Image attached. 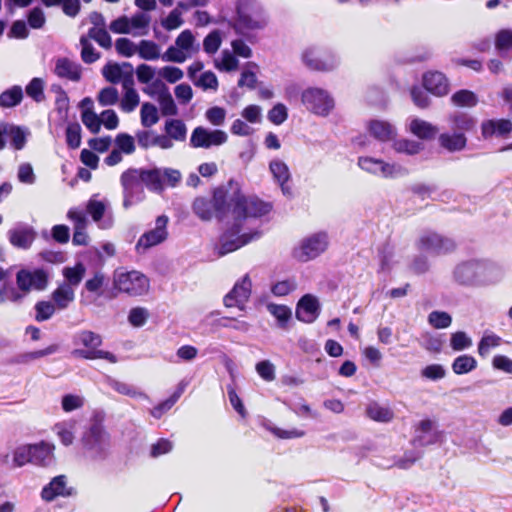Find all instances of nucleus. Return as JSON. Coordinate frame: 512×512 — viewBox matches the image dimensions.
<instances>
[{
	"label": "nucleus",
	"mask_w": 512,
	"mask_h": 512,
	"mask_svg": "<svg viewBox=\"0 0 512 512\" xmlns=\"http://www.w3.org/2000/svg\"><path fill=\"white\" fill-rule=\"evenodd\" d=\"M213 208L217 218L224 219L231 216L234 219V224L221 238L218 254L223 256L261 236V232L258 230L247 232L246 221L248 218L262 217L268 214L272 206L256 197H246L240 184L230 180L226 185L214 190Z\"/></svg>",
	"instance_id": "f257e3e1"
},
{
	"label": "nucleus",
	"mask_w": 512,
	"mask_h": 512,
	"mask_svg": "<svg viewBox=\"0 0 512 512\" xmlns=\"http://www.w3.org/2000/svg\"><path fill=\"white\" fill-rule=\"evenodd\" d=\"M503 271L497 264L486 260H468L458 263L452 271L453 281L464 287H479L496 283Z\"/></svg>",
	"instance_id": "f03ea898"
},
{
	"label": "nucleus",
	"mask_w": 512,
	"mask_h": 512,
	"mask_svg": "<svg viewBox=\"0 0 512 512\" xmlns=\"http://www.w3.org/2000/svg\"><path fill=\"white\" fill-rule=\"evenodd\" d=\"M231 11V16L223 12V18L242 35L261 30L268 23L264 9L257 0H234Z\"/></svg>",
	"instance_id": "7ed1b4c3"
},
{
	"label": "nucleus",
	"mask_w": 512,
	"mask_h": 512,
	"mask_svg": "<svg viewBox=\"0 0 512 512\" xmlns=\"http://www.w3.org/2000/svg\"><path fill=\"white\" fill-rule=\"evenodd\" d=\"M73 343L77 347L72 351L74 357L88 360L105 359L110 363L118 361L113 353L99 349L102 344V337L93 331L81 330L77 332L74 335Z\"/></svg>",
	"instance_id": "20e7f679"
},
{
	"label": "nucleus",
	"mask_w": 512,
	"mask_h": 512,
	"mask_svg": "<svg viewBox=\"0 0 512 512\" xmlns=\"http://www.w3.org/2000/svg\"><path fill=\"white\" fill-rule=\"evenodd\" d=\"M113 286L120 293L141 296L149 291L150 281L146 275L139 271L118 269L113 275Z\"/></svg>",
	"instance_id": "39448f33"
},
{
	"label": "nucleus",
	"mask_w": 512,
	"mask_h": 512,
	"mask_svg": "<svg viewBox=\"0 0 512 512\" xmlns=\"http://www.w3.org/2000/svg\"><path fill=\"white\" fill-rule=\"evenodd\" d=\"M199 51V45L193 33L186 29L182 31L175 39V44L169 46L162 54V60L172 63H184Z\"/></svg>",
	"instance_id": "423d86ee"
},
{
	"label": "nucleus",
	"mask_w": 512,
	"mask_h": 512,
	"mask_svg": "<svg viewBox=\"0 0 512 512\" xmlns=\"http://www.w3.org/2000/svg\"><path fill=\"white\" fill-rule=\"evenodd\" d=\"M301 102L309 112L321 117L328 116L335 107L332 95L318 87L305 89L301 94Z\"/></svg>",
	"instance_id": "0eeeda50"
},
{
	"label": "nucleus",
	"mask_w": 512,
	"mask_h": 512,
	"mask_svg": "<svg viewBox=\"0 0 512 512\" xmlns=\"http://www.w3.org/2000/svg\"><path fill=\"white\" fill-rule=\"evenodd\" d=\"M328 236L320 232L312 234L299 242L292 250V256L299 262H308L322 254L328 247Z\"/></svg>",
	"instance_id": "6e6552de"
},
{
	"label": "nucleus",
	"mask_w": 512,
	"mask_h": 512,
	"mask_svg": "<svg viewBox=\"0 0 512 512\" xmlns=\"http://www.w3.org/2000/svg\"><path fill=\"white\" fill-rule=\"evenodd\" d=\"M416 247L420 252L439 256L454 251L456 244L452 239L441 234L425 231L418 237Z\"/></svg>",
	"instance_id": "1a4fd4ad"
},
{
	"label": "nucleus",
	"mask_w": 512,
	"mask_h": 512,
	"mask_svg": "<svg viewBox=\"0 0 512 512\" xmlns=\"http://www.w3.org/2000/svg\"><path fill=\"white\" fill-rule=\"evenodd\" d=\"M123 187V205L128 208L143 198V176L141 169H128L121 175Z\"/></svg>",
	"instance_id": "9d476101"
},
{
	"label": "nucleus",
	"mask_w": 512,
	"mask_h": 512,
	"mask_svg": "<svg viewBox=\"0 0 512 512\" xmlns=\"http://www.w3.org/2000/svg\"><path fill=\"white\" fill-rule=\"evenodd\" d=\"M16 284L23 294H28L31 291H41L46 289L48 285V274L40 268L20 269L16 274Z\"/></svg>",
	"instance_id": "9b49d317"
},
{
	"label": "nucleus",
	"mask_w": 512,
	"mask_h": 512,
	"mask_svg": "<svg viewBox=\"0 0 512 512\" xmlns=\"http://www.w3.org/2000/svg\"><path fill=\"white\" fill-rule=\"evenodd\" d=\"M228 135L223 130L208 129L203 126L196 127L190 136V145L193 148L210 149L226 143Z\"/></svg>",
	"instance_id": "f8f14e48"
},
{
	"label": "nucleus",
	"mask_w": 512,
	"mask_h": 512,
	"mask_svg": "<svg viewBox=\"0 0 512 512\" xmlns=\"http://www.w3.org/2000/svg\"><path fill=\"white\" fill-rule=\"evenodd\" d=\"M252 292V281L248 274L239 279L223 299L224 305L228 308L236 307L244 311Z\"/></svg>",
	"instance_id": "ddd939ff"
},
{
	"label": "nucleus",
	"mask_w": 512,
	"mask_h": 512,
	"mask_svg": "<svg viewBox=\"0 0 512 512\" xmlns=\"http://www.w3.org/2000/svg\"><path fill=\"white\" fill-rule=\"evenodd\" d=\"M302 59L308 68L316 71H331L339 64L335 55L324 53L315 47L305 49Z\"/></svg>",
	"instance_id": "4468645a"
},
{
	"label": "nucleus",
	"mask_w": 512,
	"mask_h": 512,
	"mask_svg": "<svg viewBox=\"0 0 512 512\" xmlns=\"http://www.w3.org/2000/svg\"><path fill=\"white\" fill-rule=\"evenodd\" d=\"M83 444L93 456H100L110 446L109 435L100 423H95L85 433Z\"/></svg>",
	"instance_id": "2eb2a0df"
},
{
	"label": "nucleus",
	"mask_w": 512,
	"mask_h": 512,
	"mask_svg": "<svg viewBox=\"0 0 512 512\" xmlns=\"http://www.w3.org/2000/svg\"><path fill=\"white\" fill-rule=\"evenodd\" d=\"M168 217L161 215L155 221V227L144 233L136 244L138 251H145L153 246H156L167 239Z\"/></svg>",
	"instance_id": "dca6fc26"
},
{
	"label": "nucleus",
	"mask_w": 512,
	"mask_h": 512,
	"mask_svg": "<svg viewBox=\"0 0 512 512\" xmlns=\"http://www.w3.org/2000/svg\"><path fill=\"white\" fill-rule=\"evenodd\" d=\"M358 166L367 173L383 178H393L400 172L398 165L368 156L359 157Z\"/></svg>",
	"instance_id": "f3484780"
},
{
	"label": "nucleus",
	"mask_w": 512,
	"mask_h": 512,
	"mask_svg": "<svg viewBox=\"0 0 512 512\" xmlns=\"http://www.w3.org/2000/svg\"><path fill=\"white\" fill-rule=\"evenodd\" d=\"M109 209V202L91 198L86 204V211L97 223L100 229H109L113 225V215Z\"/></svg>",
	"instance_id": "a211bd4d"
},
{
	"label": "nucleus",
	"mask_w": 512,
	"mask_h": 512,
	"mask_svg": "<svg viewBox=\"0 0 512 512\" xmlns=\"http://www.w3.org/2000/svg\"><path fill=\"white\" fill-rule=\"evenodd\" d=\"M414 432L413 442L418 446L433 445L441 435V432L436 430V422L429 418L420 420L415 425Z\"/></svg>",
	"instance_id": "6ab92c4d"
},
{
	"label": "nucleus",
	"mask_w": 512,
	"mask_h": 512,
	"mask_svg": "<svg viewBox=\"0 0 512 512\" xmlns=\"http://www.w3.org/2000/svg\"><path fill=\"white\" fill-rule=\"evenodd\" d=\"M320 313L318 298L312 294H305L300 298L296 307V317L304 323L314 322Z\"/></svg>",
	"instance_id": "aec40b11"
},
{
	"label": "nucleus",
	"mask_w": 512,
	"mask_h": 512,
	"mask_svg": "<svg viewBox=\"0 0 512 512\" xmlns=\"http://www.w3.org/2000/svg\"><path fill=\"white\" fill-rule=\"evenodd\" d=\"M67 218L73 222V244L77 246L87 245L88 235L85 230L88 226V219L85 213L77 208H72L68 211Z\"/></svg>",
	"instance_id": "412c9836"
},
{
	"label": "nucleus",
	"mask_w": 512,
	"mask_h": 512,
	"mask_svg": "<svg viewBox=\"0 0 512 512\" xmlns=\"http://www.w3.org/2000/svg\"><path fill=\"white\" fill-rule=\"evenodd\" d=\"M36 238L33 227L19 223L8 231V239L11 245L20 249H28Z\"/></svg>",
	"instance_id": "4be33fe9"
},
{
	"label": "nucleus",
	"mask_w": 512,
	"mask_h": 512,
	"mask_svg": "<svg viewBox=\"0 0 512 512\" xmlns=\"http://www.w3.org/2000/svg\"><path fill=\"white\" fill-rule=\"evenodd\" d=\"M102 74L108 82L113 84L121 83L124 87L128 77L133 79V67L129 63L107 64L104 66Z\"/></svg>",
	"instance_id": "5701e85b"
},
{
	"label": "nucleus",
	"mask_w": 512,
	"mask_h": 512,
	"mask_svg": "<svg viewBox=\"0 0 512 512\" xmlns=\"http://www.w3.org/2000/svg\"><path fill=\"white\" fill-rule=\"evenodd\" d=\"M423 85L427 91L436 96H444L449 92L448 79L438 71L425 73L423 75Z\"/></svg>",
	"instance_id": "b1692460"
},
{
	"label": "nucleus",
	"mask_w": 512,
	"mask_h": 512,
	"mask_svg": "<svg viewBox=\"0 0 512 512\" xmlns=\"http://www.w3.org/2000/svg\"><path fill=\"white\" fill-rule=\"evenodd\" d=\"M54 73L59 78L78 82L81 79L82 68L80 64L63 57L56 60Z\"/></svg>",
	"instance_id": "393cba45"
},
{
	"label": "nucleus",
	"mask_w": 512,
	"mask_h": 512,
	"mask_svg": "<svg viewBox=\"0 0 512 512\" xmlns=\"http://www.w3.org/2000/svg\"><path fill=\"white\" fill-rule=\"evenodd\" d=\"M32 447V464L38 466H49L54 463L55 445L41 441L36 444H31Z\"/></svg>",
	"instance_id": "a878e982"
},
{
	"label": "nucleus",
	"mask_w": 512,
	"mask_h": 512,
	"mask_svg": "<svg viewBox=\"0 0 512 512\" xmlns=\"http://www.w3.org/2000/svg\"><path fill=\"white\" fill-rule=\"evenodd\" d=\"M367 129L371 136L381 142L391 141L397 135V131L394 125L384 120L375 119L369 121L367 124Z\"/></svg>",
	"instance_id": "bb28decb"
},
{
	"label": "nucleus",
	"mask_w": 512,
	"mask_h": 512,
	"mask_svg": "<svg viewBox=\"0 0 512 512\" xmlns=\"http://www.w3.org/2000/svg\"><path fill=\"white\" fill-rule=\"evenodd\" d=\"M71 494L72 488L67 487L66 476L64 475L54 477L42 490V498L46 501H52L58 496H70Z\"/></svg>",
	"instance_id": "cd10ccee"
},
{
	"label": "nucleus",
	"mask_w": 512,
	"mask_h": 512,
	"mask_svg": "<svg viewBox=\"0 0 512 512\" xmlns=\"http://www.w3.org/2000/svg\"><path fill=\"white\" fill-rule=\"evenodd\" d=\"M484 138L507 137L512 131V122L508 119L487 120L481 125Z\"/></svg>",
	"instance_id": "c85d7f7f"
},
{
	"label": "nucleus",
	"mask_w": 512,
	"mask_h": 512,
	"mask_svg": "<svg viewBox=\"0 0 512 512\" xmlns=\"http://www.w3.org/2000/svg\"><path fill=\"white\" fill-rule=\"evenodd\" d=\"M270 171L274 179L278 182L284 195L290 196L292 194L291 187L288 184L290 181V171L285 162L276 159L270 162Z\"/></svg>",
	"instance_id": "c756f323"
},
{
	"label": "nucleus",
	"mask_w": 512,
	"mask_h": 512,
	"mask_svg": "<svg viewBox=\"0 0 512 512\" xmlns=\"http://www.w3.org/2000/svg\"><path fill=\"white\" fill-rule=\"evenodd\" d=\"M123 90L122 98L119 100L120 109L125 113H131L140 104L139 93L134 88V79L128 77Z\"/></svg>",
	"instance_id": "7c9ffc66"
},
{
	"label": "nucleus",
	"mask_w": 512,
	"mask_h": 512,
	"mask_svg": "<svg viewBox=\"0 0 512 512\" xmlns=\"http://www.w3.org/2000/svg\"><path fill=\"white\" fill-rule=\"evenodd\" d=\"M407 130L414 136L423 140L433 139L438 133L436 126L419 118L411 119L407 125Z\"/></svg>",
	"instance_id": "2f4dec72"
},
{
	"label": "nucleus",
	"mask_w": 512,
	"mask_h": 512,
	"mask_svg": "<svg viewBox=\"0 0 512 512\" xmlns=\"http://www.w3.org/2000/svg\"><path fill=\"white\" fill-rule=\"evenodd\" d=\"M438 142L443 149L449 152H458L465 149L467 138L462 132H445L439 135Z\"/></svg>",
	"instance_id": "473e14b6"
},
{
	"label": "nucleus",
	"mask_w": 512,
	"mask_h": 512,
	"mask_svg": "<svg viewBox=\"0 0 512 512\" xmlns=\"http://www.w3.org/2000/svg\"><path fill=\"white\" fill-rule=\"evenodd\" d=\"M365 414L376 422L388 423L394 419L393 410L377 402H370L365 408Z\"/></svg>",
	"instance_id": "72a5a7b5"
},
{
	"label": "nucleus",
	"mask_w": 512,
	"mask_h": 512,
	"mask_svg": "<svg viewBox=\"0 0 512 512\" xmlns=\"http://www.w3.org/2000/svg\"><path fill=\"white\" fill-rule=\"evenodd\" d=\"M52 299L58 309H66L75 299L74 288L69 284H60L52 292Z\"/></svg>",
	"instance_id": "f704fd0d"
},
{
	"label": "nucleus",
	"mask_w": 512,
	"mask_h": 512,
	"mask_svg": "<svg viewBox=\"0 0 512 512\" xmlns=\"http://www.w3.org/2000/svg\"><path fill=\"white\" fill-rule=\"evenodd\" d=\"M151 17L145 13H136L128 18L130 34L133 36H144L148 33Z\"/></svg>",
	"instance_id": "c9c22d12"
},
{
	"label": "nucleus",
	"mask_w": 512,
	"mask_h": 512,
	"mask_svg": "<svg viewBox=\"0 0 512 512\" xmlns=\"http://www.w3.org/2000/svg\"><path fill=\"white\" fill-rule=\"evenodd\" d=\"M164 131L173 141L183 142L187 136V127L180 119L167 120L164 125Z\"/></svg>",
	"instance_id": "e433bc0d"
},
{
	"label": "nucleus",
	"mask_w": 512,
	"mask_h": 512,
	"mask_svg": "<svg viewBox=\"0 0 512 512\" xmlns=\"http://www.w3.org/2000/svg\"><path fill=\"white\" fill-rule=\"evenodd\" d=\"M137 54L140 58L148 61L162 59L160 46L151 40H141L138 43Z\"/></svg>",
	"instance_id": "4c0bfd02"
},
{
	"label": "nucleus",
	"mask_w": 512,
	"mask_h": 512,
	"mask_svg": "<svg viewBox=\"0 0 512 512\" xmlns=\"http://www.w3.org/2000/svg\"><path fill=\"white\" fill-rule=\"evenodd\" d=\"M76 423L75 421H64L54 425L53 431L56 433L61 443L65 446H69L74 441V431Z\"/></svg>",
	"instance_id": "58836bf2"
},
{
	"label": "nucleus",
	"mask_w": 512,
	"mask_h": 512,
	"mask_svg": "<svg viewBox=\"0 0 512 512\" xmlns=\"http://www.w3.org/2000/svg\"><path fill=\"white\" fill-rule=\"evenodd\" d=\"M86 272V268L82 263H77L73 267H64L62 275L65 278V282L62 284H69L72 288H75L80 284Z\"/></svg>",
	"instance_id": "ea45409f"
},
{
	"label": "nucleus",
	"mask_w": 512,
	"mask_h": 512,
	"mask_svg": "<svg viewBox=\"0 0 512 512\" xmlns=\"http://www.w3.org/2000/svg\"><path fill=\"white\" fill-rule=\"evenodd\" d=\"M192 209L194 213L204 221L210 220L215 215L213 199L210 201L204 197H198L194 200Z\"/></svg>",
	"instance_id": "a19ab883"
},
{
	"label": "nucleus",
	"mask_w": 512,
	"mask_h": 512,
	"mask_svg": "<svg viewBox=\"0 0 512 512\" xmlns=\"http://www.w3.org/2000/svg\"><path fill=\"white\" fill-rule=\"evenodd\" d=\"M141 125L145 128H150L158 123L159 111L157 107L150 103L144 102L140 109Z\"/></svg>",
	"instance_id": "79ce46f5"
},
{
	"label": "nucleus",
	"mask_w": 512,
	"mask_h": 512,
	"mask_svg": "<svg viewBox=\"0 0 512 512\" xmlns=\"http://www.w3.org/2000/svg\"><path fill=\"white\" fill-rule=\"evenodd\" d=\"M214 66L220 71L231 72L238 69L239 61L231 51L223 50L221 55L214 60Z\"/></svg>",
	"instance_id": "37998d69"
},
{
	"label": "nucleus",
	"mask_w": 512,
	"mask_h": 512,
	"mask_svg": "<svg viewBox=\"0 0 512 512\" xmlns=\"http://www.w3.org/2000/svg\"><path fill=\"white\" fill-rule=\"evenodd\" d=\"M144 185L153 191H162V168H155L151 170L141 169Z\"/></svg>",
	"instance_id": "c03bdc74"
},
{
	"label": "nucleus",
	"mask_w": 512,
	"mask_h": 512,
	"mask_svg": "<svg viewBox=\"0 0 512 512\" xmlns=\"http://www.w3.org/2000/svg\"><path fill=\"white\" fill-rule=\"evenodd\" d=\"M392 147L395 152L410 156L416 155L424 149L422 143L410 139H399L394 141Z\"/></svg>",
	"instance_id": "a18cd8bd"
},
{
	"label": "nucleus",
	"mask_w": 512,
	"mask_h": 512,
	"mask_svg": "<svg viewBox=\"0 0 512 512\" xmlns=\"http://www.w3.org/2000/svg\"><path fill=\"white\" fill-rule=\"evenodd\" d=\"M157 100L161 113L164 116H175L178 113L174 99L165 86H163V90L159 93Z\"/></svg>",
	"instance_id": "49530a36"
},
{
	"label": "nucleus",
	"mask_w": 512,
	"mask_h": 512,
	"mask_svg": "<svg viewBox=\"0 0 512 512\" xmlns=\"http://www.w3.org/2000/svg\"><path fill=\"white\" fill-rule=\"evenodd\" d=\"M23 98V91L20 86H13L0 94V106L10 108L18 105Z\"/></svg>",
	"instance_id": "de8ad7c7"
},
{
	"label": "nucleus",
	"mask_w": 512,
	"mask_h": 512,
	"mask_svg": "<svg viewBox=\"0 0 512 512\" xmlns=\"http://www.w3.org/2000/svg\"><path fill=\"white\" fill-rule=\"evenodd\" d=\"M477 366V361L470 355L458 356L452 363V370L455 374H466L474 370Z\"/></svg>",
	"instance_id": "09e8293b"
},
{
	"label": "nucleus",
	"mask_w": 512,
	"mask_h": 512,
	"mask_svg": "<svg viewBox=\"0 0 512 512\" xmlns=\"http://www.w3.org/2000/svg\"><path fill=\"white\" fill-rule=\"evenodd\" d=\"M267 310L277 319L278 325L285 328L291 319L292 312L289 307L278 304H268Z\"/></svg>",
	"instance_id": "8fccbe9b"
},
{
	"label": "nucleus",
	"mask_w": 512,
	"mask_h": 512,
	"mask_svg": "<svg viewBox=\"0 0 512 512\" xmlns=\"http://www.w3.org/2000/svg\"><path fill=\"white\" fill-rule=\"evenodd\" d=\"M428 323L435 329L448 328L452 323V317L445 311H432L428 315Z\"/></svg>",
	"instance_id": "3c124183"
},
{
	"label": "nucleus",
	"mask_w": 512,
	"mask_h": 512,
	"mask_svg": "<svg viewBox=\"0 0 512 512\" xmlns=\"http://www.w3.org/2000/svg\"><path fill=\"white\" fill-rule=\"evenodd\" d=\"M157 75L168 83L174 84L184 77V72L179 67L167 65L159 68Z\"/></svg>",
	"instance_id": "603ef678"
},
{
	"label": "nucleus",
	"mask_w": 512,
	"mask_h": 512,
	"mask_svg": "<svg viewBox=\"0 0 512 512\" xmlns=\"http://www.w3.org/2000/svg\"><path fill=\"white\" fill-rule=\"evenodd\" d=\"M451 101L456 106L473 107L477 104L478 99L472 91L460 90L452 95Z\"/></svg>",
	"instance_id": "864d4df0"
},
{
	"label": "nucleus",
	"mask_w": 512,
	"mask_h": 512,
	"mask_svg": "<svg viewBox=\"0 0 512 512\" xmlns=\"http://www.w3.org/2000/svg\"><path fill=\"white\" fill-rule=\"evenodd\" d=\"M56 305L50 301H39L35 305V320L37 322H43L50 319L55 311Z\"/></svg>",
	"instance_id": "5fc2aeb1"
},
{
	"label": "nucleus",
	"mask_w": 512,
	"mask_h": 512,
	"mask_svg": "<svg viewBox=\"0 0 512 512\" xmlns=\"http://www.w3.org/2000/svg\"><path fill=\"white\" fill-rule=\"evenodd\" d=\"M452 129L454 132H462L465 134L466 131H470L475 126V120L466 115L459 114L451 117Z\"/></svg>",
	"instance_id": "6e6d98bb"
},
{
	"label": "nucleus",
	"mask_w": 512,
	"mask_h": 512,
	"mask_svg": "<svg viewBox=\"0 0 512 512\" xmlns=\"http://www.w3.org/2000/svg\"><path fill=\"white\" fill-rule=\"evenodd\" d=\"M97 101L103 107L115 105L119 102L118 90L112 86L101 89L97 95Z\"/></svg>",
	"instance_id": "4d7b16f0"
},
{
	"label": "nucleus",
	"mask_w": 512,
	"mask_h": 512,
	"mask_svg": "<svg viewBox=\"0 0 512 512\" xmlns=\"http://www.w3.org/2000/svg\"><path fill=\"white\" fill-rule=\"evenodd\" d=\"M81 120L83 124L90 130L91 133H98L101 128L100 116H98L93 109L86 108L82 111Z\"/></svg>",
	"instance_id": "13d9d810"
},
{
	"label": "nucleus",
	"mask_w": 512,
	"mask_h": 512,
	"mask_svg": "<svg viewBox=\"0 0 512 512\" xmlns=\"http://www.w3.org/2000/svg\"><path fill=\"white\" fill-rule=\"evenodd\" d=\"M28 463H32L31 444L17 447L13 452V464L16 467H22Z\"/></svg>",
	"instance_id": "bf43d9fd"
},
{
	"label": "nucleus",
	"mask_w": 512,
	"mask_h": 512,
	"mask_svg": "<svg viewBox=\"0 0 512 512\" xmlns=\"http://www.w3.org/2000/svg\"><path fill=\"white\" fill-rule=\"evenodd\" d=\"M183 391L184 386L179 387L170 398L163 401L158 406L154 407L151 410V415L155 418H160L165 412L172 408V406L177 402Z\"/></svg>",
	"instance_id": "052dcab7"
},
{
	"label": "nucleus",
	"mask_w": 512,
	"mask_h": 512,
	"mask_svg": "<svg viewBox=\"0 0 512 512\" xmlns=\"http://www.w3.org/2000/svg\"><path fill=\"white\" fill-rule=\"evenodd\" d=\"M183 23L182 11L179 9L171 10L169 14L161 20V26L167 31L178 29Z\"/></svg>",
	"instance_id": "680f3d73"
},
{
	"label": "nucleus",
	"mask_w": 512,
	"mask_h": 512,
	"mask_svg": "<svg viewBox=\"0 0 512 512\" xmlns=\"http://www.w3.org/2000/svg\"><path fill=\"white\" fill-rule=\"evenodd\" d=\"M500 342H501V338L499 336L492 334V333H486L481 338V340L478 344V353L482 357H485L486 355L489 354L491 349L500 345Z\"/></svg>",
	"instance_id": "e2e57ef3"
},
{
	"label": "nucleus",
	"mask_w": 512,
	"mask_h": 512,
	"mask_svg": "<svg viewBox=\"0 0 512 512\" xmlns=\"http://www.w3.org/2000/svg\"><path fill=\"white\" fill-rule=\"evenodd\" d=\"M450 346L454 351H462L472 346V339L463 331L451 334Z\"/></svg>",
	"instance_id": "0e129e2a"
},
{
	"label": "nucleus",
	"mask_w": 512,
	"mask_h": 512,
	"mask_svg": "<svg viewBox=\"0 0 512 512\" xmlns=\"http://www.w3.org/2000/svg\"><path fill=\"white\" fill-rule=\"evenodd\" d=\"M297 283L294 279H286L276 282L271 287V293L277 297H283L289 295L291 292L296 290Z\"/></svg>",
	"instance_id": "69168bd1"
},
{
	"label": "nucleus",
	"mask_w": 512,
	"mask_h": 512,
	"mask_svg": "<svg viewBox=\"0 0 512 512\" xmlns=\"http://www.w3.org/2000/svg\"><path fill=\"white\" fill-rule=\"evenodd\" d=\"M495 47L500 53L508 52L512 49V31L503 29L496 34Z\"/></svg>",
	"instance_id": "338daca9"
},
{
	"label": "nucleus",
	"mask_w": 512,
	"mask_h": 512,
	"mask_svg": "<svg viewBox=\"0 0 512 512\" xmlns=\"http://www.w3.org/2000/svg\"><path fill=\"white\" fill-rule=\"evenodd\" d=\"M66 143L71 149H76L81 144V127L78 123H70L66 128Z\"/></svg>",
	"instance_id": "774afa93"
}]
</instances>
